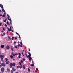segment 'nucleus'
Instances as JSON below:
<instances>
[{
  "label": "nucleus",
  "mask_w": 73,
  "mask_h": 73,
  "mask_svg": "<svg viewBox=\"0 0 73 73\" xmlns=\"http://www.w3.org/2000/svg\"><path fill=\"white\" fill-rule=\"evenodd\" d=\"M0 7L1 8H2V11L3 12H5V10H4V7H3V5H1L0 4Z\"/></svg>",
  "instance_id": "f257e3e1"
},
{
  "label": "nucleus",
  "mask_w": 73,
  "mask_h": 73,
  "mask_svg": "<svg viewBox=\"0 0 73 73\" xmlns=\"http://www.w3.org/2000/svg\"><path fill=\"white\" fill-rule=\"evenodd\" d=\"M1 65L3 67L5 66V62H3L1 64Z\"/></svg>",
  "instance_id": "f03ea898"
},
{
  "label": "nucleus",
  "mask_w": 73,
  "mask_h": 73,
  "mask_svg": "<svg viewBox=\"0 0 73 73\" xmlns=\"http://www.w3.org/2000/svg\"><path fill=\"white\" fill-rule=\"evenodd\" d=\"M29 58V60L31 61L32 60V58L31 57H30L29 55H28L27 56V58L28 59Z\"/></svg>",
  "instance_id": "7ed1b4c3"
},
{
  "label": "nucleus",
  "mask_w": 73,
  "mask_h": 73,
  "mask_svg": "<svg viewBox=\"0 0 73 73\" xmlns=\"http://www.w3.org/2000/svg\"><path fill=\"white\" fill-rule=\"evenodd\" d=\"M1 71L2 72H4V67L1 68Z\"/></svg>",
  "instance_id": "20e7f679"
},
{
  "label": "nucleus",
  "mask_w": 73,
  "mask_h": 73,
  "mask_svg": "<svg viewBox=\"0 0 73 73\" xmlns=\"http://www.w3.org/2000/svg\"><path fill=\"white\" fill-rule=\"evenodd\" d=\"M4 58V55L3 54L0 55V58Z\"/></svg>",
  "instance_id": "39448f33"
},
{
  "label": "nucleus",
  "mask_w": 73,
  "mask_h": 73,
  "mask_svg": "<svg viewBox=\"0 0 73 73\" xmlns=\"http://www.w3.org/2000/svg\"><path fill=\"white\" fill-rule=\"evenodd\" d=\"M7 29L9 32L11 31V27H10V29L9 28H8Z\"/></svg>",
  "instance_id": "423d86ee"
},
{
  "label": "nucleus",
  "mask_w": 73,
  "mask_h": 73,
  "mask_svg": "<svg viewBox=\"0 0 73 73\" xmlns=\"http://www.w3.org/2000/svg\"><path fill=\"white\" fill-rule=\"evenodd\" d=\"M13 66V64L12 63H11L10 64V68H12V67Z\"/></svg>",
  "instance_id": "0eeeda50"
},
{
  "label": "nucleus",
  "mask_w": 73,
  "mask_h": 73,
  "mask_svg": "<svg viewBox=\"0 0 73 73\" xmlns=\"http://www.w3.org/2000/svg\"><path fill=\"white\" fill-rule=\"evenodd\" d=\"M12 70H13V71H14V72H15L16 71V69H15V68L13 67H12Z\"/></svg>",
  "instance_id": "6e6552de"
},
{
  "label": "nucleus",
  "mask_w": 73,
  "mask_h": 73,
  "mask_svg": "<svg viewBox=\"0 0 73 73\" xmlns=\"http://www.w3.org/2000/svg\"><path fill=\"white\" fill-rule=\"evenodd\" d=\"M6 64H9V60H7V61H6Z\"/></svg>",
  "instance_id": "1a4fd4ad"
},
{
  "label": "nucleus",
  "mask_w": 73,
  "mask_h": 73,
  "mask_svg": "<svg viewBox=\"0 0 73 73\" xmlns=\"http://www.w3.org/2000/svg\"><path fill=\"white\" fill-rule=\"evenodd\" d=\"M6 48L7 50H8L10 48V47H9V46L7 45L6 46Z\"/></svg>",
  "instance_id": "9d476101"
},
{
  "label": "nucleus",
  "mask_w": 73,
  "mask_h": 73,
  "mask_svg": "<svg viewBox=\"0 0 73 73\" xmlns=\"http://www.w3.org/2000/svg\"><path fill=\"white\" fill-rule=\"evenodd\" d=\"M1 47L2 48H4V45L3 44L1 45Z\"/></svg>",
  "instance_id": "9b49d317"
},
{
  "label": "nucleus",
  "mask_w": 73,
  "mask_h": 73,
  "mask_svg": "<svg viewBox=\"0 0 73 73\" xmlns=\"http://www.w3.org/2000/svg\"><path fill=\"white\" fill-rule=\"evenodd\" d=\"M7 24L8 25H10V23H9V22H8V21H7Z\"/></svg>",
  "instance_id": "f8f14e48"
},
{
  "label": "nucleus",
  "mask_w": 73,
  "mask_h": 73,
  "mask_svg": "<svg viewBox=\"0 0 73 73\" xmlns=\"http://www.w3.org/2000/svg\"><path fill=\"white\" fill-rule=\"evenodd\" d=\"M7 72H10V70H9V68H7Z\"/></svg>",
  "instance_id": "ddd939ff"
},
{
  "label": "nucleus",
  "mask_w": 73,
  "mask_h": 73,
  "mask_svg": "<svg viewBox=\"0 0 73 73\" xmlns=\"http://www.w3.org/2000/svg\"><path fill=\"white\" fill-rule=\"evenodd\" d=\"M8 40H11V37L9 36H8Z\"/></svg>",
  "instance_id": "4468645a"
},
{
  "label": "nucleus",
  "mask_w": 73,
  "mask_h": 73,
  "mask_svg": "<svg viewBox=\"0 0 73 73\" xmlns=\"http://www.w3.org/2000/svg\"><path fill=\"white\" fill-rule=\"evenodd\" d=\"M15 64L13 62V67H15Z\"/></svg>",
  "instance_id": "2eb2a0df"
},
{
  "label": "nucleus",
  "mask_w": 73,
  "mask_h": 73,
  "mask_svg": "<svg viewBox=\"0 0 73 73\" xmlns=\"http://www.w3.org/2000/svg\"><path fill=\"white\" fill-rule=\"evenodd\" d=\"M11 55H13V56H15V54H14L13 52H12V53H11Z\"/></svg>",
  "instance_id": "dca6fc26"
},
{
  "label": "nucleus",
  "mask_w": 73,
  "mask_h": 73,
  "mask_svg": "<svg viewBox=\"0 0 73 73\" xmlns=\"http://www.w3.org/2000/svg\"><path fill=\"white\" fill-rule=\"evenodd\" d=\"M28 54L29 55H28V56H31V54L30 52H28Z\"/></svg>",
  "instance_id": "f3484780"
},
{
  "label": "nucleus",
  "mask_w": 73,
  "mask_h": 73,
  "mask_svg": "<svg viewBox=\"0 0 73 73\" xmlns=\"http://www.w3.org/2000/svg\"><path fill=\"white\" fill-rule=\"evenodd\" d=\"M23 67L24 68V69H25V65H23Z\"/></svg>",
  "instance_id": "a211bd4d"
},
{
  "label": "nucleus",
  "mask_w": 73,
  "mask_h": 73,
  "mask_svg": "<svg viewBox=\"0 0 73 73\" xmlns=\"http://www.w3.org/2000/svg\"><path fill=\"white\" fill-rule=\"evenodd\" d=\"M22 67V65H21L20 66H19V68L21 69Z\"/></svg>",
  "instance_id": "6ab92c4d"
},
{
  "label": "nucleus",
  "mask_w": 73,
  "mask_h": 73,
  "mask_svg": "<svg viewBox=\"0 0 73 73\" xmlns=\"http://www.w3.org/2000/svg\"><path fill=\"white\" fill-rule=\"evenodd\" d=\"M5 15L3 14V15L2 17H3L5 18Z\"/></svg>",
  "instance_id": "aec40b11"
},
{
  "label": "nucleus",
  "mask_w": 73,
  "mask_h": 73,
  "mask_svg": "<svg viewBox=\"0 0 73 73\" xmlns=\"http://www.w3.org/2000/svg\"><path fill=\"white\" fill-rule=\"evenodd\" d=\"M5 59L6 60V62H7V61H8V58H5Z\"/></svg>",
  "instance_id": "412c9836"
},
{
  "label": "nucleus",
  "mask_w": 73,
  "mask_h": 73,
  "mask_svg": "<svg viewBox=\"0 0 73 73\" xmlns=\"http://www.w3.org/2000/svg\"><path fill=\"white\" fill-rule=\"evenodd\" d=\"M13 72H14L13 71V70H11V73H13Z\"/></svg>",
  "instance_id": "4be33fe9"
},
{
  "label": "nucleus",
  "mask_w": 73,
  "mask_h": 73,
  "mask_svg": "<svg viewBox=\"0 0 73 73\" xmlns=\"http://www.w3.org/2000/svg\"><path fill=\"white\" fill-rule=\"evenodd\" d=\"M11 50H12V51H14V50L13 49V48L12 47H11Z\"/></svg>",
  "instance_id": "5701e85b"
},
{
  "label": "nucleus",
  "mask_w": 73,
  "mask_h": 73,
  "mask_svg": "<svg viewBox=\"0 0 73 73\" xmlns=\"http://www.w3.org/2000/svg\"><path fill=\"white\" fill-rule=\"evenodd\" d=\"M9 20L10 21V22H12L11 19V18L9 19Z\"/></svg>",
  "instance_id": "b1692460"
},
{
  "label": "nucleus",
  "mask_w": 73,
  "mask_h": 73,
  "mask_svg": "<svg viewBox=\"0 0 73 73\" xmlns=\"http://www.w3.org/2000/svg\"><path fill=\"white\" fill-rule=\"evenodd\" d=\"M15 38L16 40H17V37L16 36V37H15Z\"/></svg>",
  "instance_id": "393cba45"
},
{
  "label": "nucleus",
  "mask_w": 73,
  "mask_h": 73,
  "mask_svg": "<svg viewBox=\"0 0 73 73\" xmlns=\"http://www.w3.org/2000/svg\"><path fill=\"white\" fill-rule=\"evenodd\" d=\"M3 30L4 31H5V28H4V27L3 28Z\"/></svg>",
  "instance_id": "a878e982"
},
{
  "label": "nucleus",
  "mask_w": 73,
  "mask_h": 73,
  "mask_svg": "<svg viewBox=\"0 0 73 73\" xmlns=\"http://www.w3.org/2000/svg\"><path fill=\"white\" fill-rule=\"evenodd\" d=\"M28 71L29 72H30V69H29V68H28Z\"/></svg>",
  "instance_id": "bb28decb"
},
{
  "label": "nucleus",
  "mask_w": 73,
  "mask_h": 73,
  "mask_svg": "<svg viewBox=\"0 0 73 73\" xmlns=\"http://www.w3.org/2000/svg\"><path fill=\"white\" fill-rule=\"evenodd\" d=\"M10 57L11 58H13V56L12 55L10 56Z\"/></svg>",
  "instance_id": "cd10ccee"
},
{
  "label": "nucleus",
  "mask_w": 73,
  "mask_h": 73,
  "mask_svg": "<svg viewBox=\"0 0 73 73\" xmlns=\"http://www.w3.org/2000/svg\"><path fill=\"white\" fill-rule=\"evenodd\" d=\"M21 55V53L20 52L19 53V55L20 56Z\"/></svg>",
  "instance_id": "c85d7f7f"
},
{
  "label": "nucleus",
  "mask_w": 73,
  "mask_h": 73,
  "mask_svg": "<svg viewBox=\"0 0 73 73\" xmlns=\"http://www.w3.org/2000/svg\"><path fill=\"white\" fill-rule=\"evenodd\" d=\"M14 38L13 37H12V38L11 39H12V40H13Z\"/></svg>",
  "instance_id": "c756f323"
},
{
  "label": "nucleus",
  "mask_w": 73,
  "mask_h": 73,
  "mask_svg": "<svg viewBox=\"0 0 73 73\" xmlns=\"http://www.w3.org/2000/svg\"><path fill=\"white\" fill-rule=\"evenodd\" d=\"M7 16L8 17H10V16H9V15H8V14H7Z\"/></svg>",
  "instance_id": "7c9ffc66"
},
{
  "label": "nucleus",
  "mask_w": 73,
  "mask_h": 73,
  "mask_svg": "<svg viewBox=\"0 0 73 73\" xmlns=\"http://www.w3.org/2000/svg\"><path fill=\"white\" fill-rule=\"evenodd\" d=\"M14 48H16L17 49L18 48L17 47V46H14Z\"/></svg>",
  "instance_id": "2f4dec72"
},
{
  "label": "nucleus",
  "mask_w": 73,
  "mask_h": 73,
  "mask_svg": "<svg viewBox=\"0 0 73 73\" xmlns=\"http://www.w3.org/2000/svg\"><path fill=\"white\" fill-rule=\"evenodd\" d=\"M5 27H7V24H5Z\"/></svg>",
  "instance_id": "473e14b6"
},
{
  "label": "nucleus",
  "mask_w": 73,
  "mask_h": 73,
  "mask_svg": "<svg viewBox=\"0 0 73 73\" xmlns=\"http://www.w3.org/2000/svg\"><path fill=\"white\" fill-rule=\"evenodd\" d=\"M3 22H6V19H5V20L3 21Z\"/></svg>",
  "instance_id": "72a5a7b5"
},
{
  "label": "nucleus",
  "mask_w": 73,
  "mask_h": 73,
  "mask_svg": "<svg viewBox=\"0 0 73 73\" xmlns=\"http://www.w3.org/2000/svg\"><path fill=\"white\" fill-rule=\"evenodd\" d=\"M20 46V45L19 44H18V45H17V46H18V47Z\"/></svg>",
  "instance_id": "f704fd0d"
},
{
  "label": "nucleus",
  "mask_w": 73,
  "mask_h": 73,
  "mask_svg": "<svg viewBox=\"0 0 73 73\" xmlns=\"http://www.w3.org/2000/svg\"><path fill=\"white\" fill-rule=\"evenodd\" d=\"M3 58H1V61H3Z\"/></svg>",
  "instance_id": "c9c22d12"
},
{
  "label": "nucleus",
  "mask_w": 73,
  "mask_h": 73,
  "mask_svg": "<svg viewBox=\"0 0 73 73\" xmlns=\"http://www.w3.org/2000/svg\"><path fill=\"white\" fill-rule=\"evenodd\" d=\"M16 34H17V35H19V33H17V32H16Z\"/></svg>",
  "instance_id": "e433bc0d"
},
{
  "label": "nucleus",
  "mask_w": 73,
  "mask_h": 73,
  "mask_svg": "<svg viewBox=\"0 0 73 73\" xmlns=\"http://www.w3.org/2000/svg\"><path fill=\"white\" fill-rule=\"evenodd\" d=\"M19 63L20 64V65H21L22 64L21 63H20V62H19Z\"/></svg>",
  "instance_id": "4c0bfd02"
},
{
  "label": "nucleus",
  "mask_w": 73,
  "mask_h": 73,
  "mask_svg": "<svg viewBox=\"0 0 73 73\" xmlns=\"http://www.w3.org/2000/svg\"><path fill=\"white\" fill-rule=\"evenodd\" d=\"M2 25V23H0V26H1Z\"/></svg>",
  "instance_id": "58836bf2"
},
{
  "label": "nucleus",
  "mask_w": 73,
  "mask_h": 73,
  "mask_svg": "<svg viewBox=\"0 0 73 73\" xmlns=\"http://www.w3.org/2000/svg\"><path fill=\"white\" fill-rule=\"evenodd\" d=\"M21 45H22V42H20Z\"/></svg>",
  "instance_id": "ea45409f"
},
{
  "label": "nucleus",
  "mask_w": 73,
  "mask_h": 73,
  "mask_svg": "<svg viewBox=\"0 0 73 73\" xmlns=\"http://www.w3.org/2000/svg\"><path fill=\"white\" fill-rule=\"evenodd\" d=\"M23 61L22 60H21V63H23Z\"/></svg>",
  "instance_id": "a19ab883"
},
{
  "label": "nucleus",
  "mask_w": 73,
  "mask_h": 73,
  "mask_svg": "<svg viewBox=\"0 0 73 73\" xmlns=\"http://www.w3.org/2000/svg\"><path fill=\"white\" fill-rule=\"evenodd\" d=\"M31 66H32V67L34 66V65H33V64H32L31 65Z\"/></svg>",
  "instance_id": "79ce46f5"
},
{
  "label": "nucleus",
  "mask_w": 73,
  "mask_h": 73,
  "mask_svg": "<svg viewBox=\"0 0 73 73\" xmlns=\"http://www.w3.org/2000/svg\"><path fill=\"white\" fill-rule=\"evenodd\" d=\"M23 61H25V59L24 58H23Z\"/></svg>",
  "instance_id": "37998d69"
},
{
  "label": "nucleus",
  "mask_w": 73,
  "mask_h": 73,
  "mask_svg": "<svg viewBox=\"0 0 73 73\" xmlns=\"http://www.w3.org/2000/svg\"><path fill=\"white\" fill-rule=\"evenodd\" d=\"M3 34L4 35H5V33H4Z\"/></svg>",
  "instance_id": "c03bdc74"
},
{
  "label": "nucleus",
  "mask_w": 73,
  "mask_h": 73,
  "mask_svg": "<svg viewBox=\"0 0 73 73\" xmlns=\"http://www.w3.org/2000/svg\"><path fill=\"white\" fill-rule=\"evenodd\" d=\"M19 66H17V68H19Z\"/></svg>",
  "instance_id": "a18cd8bd"
},
{
  "label": "nucleus",
  "mask_w": 73,
  "mask_h": 73,
  "mask_svg": "<svg viewBox=\"0 0 73 73\" xmlns=\"http://www.w3.org/2000/svg\"><path fill=\"white\" fill-rule=\"evenodd\" d=\"M17 55H18V54L17 53H16L15 54V55L17 56Z\"/></svg>",
  "instance_id": "49530a36"
},
{
  "label": "nucleus",
  "mask_w": 73,
  "mask_h": 73,
  "mask_svg": "<svg viewBox=\"0 0 73 73\" xmlns=\"http://www.w3.org/2000/svg\"><path fill=\"white\" fill-rule=\"evenodd\" d=\"M16 41H14V44H15L16 43Z\"/></svg>",
  "instance_id": "de8ad7c7"
},
{
  "label": "nucleus",
  "mask_w": 73,
  "mask_h": 73,
  "mask_svg": "<svg viewBox=\"0 0 73 73\" xmlns=\"http://www.w3.org/2000/svg\"><path fill=\"white\" fill-rule=\"evenodd\" d=\"M7 21H8V19H7V17H5Z\"/></svg>",
  "instance_id": "09e8293b"
},
{
  "label": "nucleus",
  "mask_w": 73,
  "mask_h": 73,
  "mask_svg": "<svg viewBox=\"0 0 73 73\" xmlns=\"http://www.w3.org/2000/svg\"><path fill=\"white\" fill-rule=\"evenodd\" d=\"M18 57L19 58H21V56H19Z\"/></svg>",
  "instance_id": "8fccbe9b"
},
{
  "label": "nucleus",
  "mask_w": 73,
  "mask_h": 73,
  "mask_svg": "<svg viewBox=\"0 0 73 73\" xmlns=\"http://www.w3.org/2000/svg\"><path fill=\"white\" fill-rule=\"evenodd\" d=\"M20 46H21V48H22V45H20Z\"/></svg>",
  "instance_id": "3c124183"
},
{
  "label": "nucleus",
  "mask_w": 73,
  "mask_h": 73,
  "mask_svg": "<svg viewBox=\"0 0 73 73\" xmlns=\"http://www.w3.org/2000/svg\"><path fill=\"white\" fill-rule=\"evenodd\" d=\"M7 19H8V20H9V17H8Z\"/></svg>",
  "instance_id": "603ef678"
},
{
  "label": "nucleus",
  "mask_w": 73,
  "mask_h": 73,
  "mask_svg": "<svg viewBox=\"0 0 73 73\" xmlns=\"http://www.w3.org/2000/svg\"><path fill=\"white\" fill-rule=\"evenodd\" d=\"M36 70H37V71L38 70V69L37 68H36Z\"/></svg>",
  "instance_id": "864d4df0"
},
{
  "label": "nucleus",
  "mask_w": 73,
  "mask_h": 73,
  "mask_svg": "<svg viewBox=\"0 0 73 73\" xmlns=\"http://www.w3.org/2000/svg\"><path fill=\"white\" fill-rule=\"evenodd\" d=\"M1 32H2V33H4V31H1Z\"/></svg>",
  "instance_id": "5fc2aeb1"
},
{
  "label": "nucleus",
  "mask_w": 73,
  "mask_h": 73,
  "mask_svg": "<svg viewBox=\"0 0 73 73\" xmlns=\"http://www.w3.org/2000/svg\"><path fill=\"white\" fill-rule=\"evenodd\" d=\"M29 51H30V49L29 48Z\"/></svg>",
  "instance_id": "6e6d98bb"
},
{
  "label": "nucleus",
  "mask_w": 73,
  "mask_h": 73,
  "mask_svg": "<svg viewBox=\"0 0 73 73\" xmlns=\"http://www.w3.org/2000/svg\"><path fill=\"white\" fill-rule=\"evenodd\" d=\"M2 16V15L0 14V16Z\"/></svg>",
  "instance_id": "4d7b16f0"
},
{
  "label": "nucleus",
  "mask_w": 73,
  "mask_h": 73,
  "mask_svg": "<svg viewBox=\"0 0 73 73\" xmlns=\"http://www.w3.org/2000/svg\"><path fill=\"white\" fill-rule=\"evenodd\" d=\"M22 55H23V56H24V55L23 54V52H22Z\"/></svg>",
  "instance_id": "13d9d810"
},
{
  "label": "nucleus",
  "mask_w": 73,
  "mask_h": 73,
  "mask_svg": "<svg viewBox=\"0 0 73 73\" xmlns=\"http://www.w3.org/2000/svg\"><path fill=\"white\" fill-rule=\"evenodd\" d=\"M5 12L4 13V15H5Z\"/></svg>",
  "instance_id": "bf43d9fd"
},
{
  "label": "nucleus",
  "mask_w": 73,
  "mask_h": 73,
  "mask_svg": "<svg viewBox=\"0 0 73 73\" xmlns=\"http://www.w3.org/2000/svg\"><path fill=\"white\" fill-rule=\"evenodd\" d=\"M11 32L13 33V31L12 30H11Z\"/></svg>",
  "instance_id": "052dcab7"
},
{
  "label": "nucleus",
  "mask_w": 73,
  "mask_h": 73,
  "mask_svg": "<svg viewBox=\"0 0 73 73\" xmlns=\"http://www.w3.org/2000/svg\"><path fill=\"white\" fill-rule=\"evenodd\" d=\"M1 35L2 36H4V35H2V34H1Z\"/></svg>",
  "instance_id": "680f3d73"
},
{
  "label": "nucleus",
  "mask_w": 73,
  "mask_h": 73,
  "mask_svg": "<svg viewBox=\"0 0 73 73\" xmlns=\"http://www.w3.org/2000/svg\"><path fill=\"white\" fill-rule=\"evenodd\" d=\"M0 68H1V65H0Z\"/></svg>",
  "instance_id": "e2e57ef3"
},
{
  "label": "nucleus",
  "mask_w": 73,
  "mask_h": 73,
  "mask_svg": "<svg viewBox=\"0 0 73 73\" xmlns=\"http://www.w3.org/2000/svg\"><path fill=\"white\" fill-rule=\"evenodd\" d=\"M25 54L27 56V54H26L25 53Z\"/></svg>",
  "instance_id": "0e129e2a"
},
{
  "label": "nucleus",
  "mask_w": 73,
  "mask_h": 73,
  "mask_svg": "<svg viewBox=\"0 0 73 73\" xmlns=\"http://www.w3.org/2000/svg\"><path fill=\"white\" fill-rule=\"evenodd\" d=\"M12 22H11V21H10V25H11L12 24L11 23Z\"/></svg>",
  "instance_id": "69168bd1"
},
{
  "label": "nucleus",
  "mask_w": 73,
  "mask_h": 73,
  "mask_svg": "<svg viewBox=\"0 0 73 73\" xmlns=\"http://www.w3.org/2000/svg\"><path fill=\"white\" fill-rule=\"evenodd\" d=\"M24 50H23V52H24Z\"/></svg>",
  "instance_id": "338daca9"
},
{
  "label": "nucleus",
  "mask_w": 73,
  "mask_h": 73,
  "mask_svg": "<svg viewBox=\"0 0 73 73\" xmlns=\"http://www.w3.org/2000/svg\"><path fill=\"white\" fill-rule=\"evenodd\" d=\"M16 73H19L18 72H16Z\"/></svg>",
  "instance_id": "774afa93"
}]
</instances>
